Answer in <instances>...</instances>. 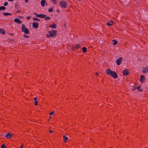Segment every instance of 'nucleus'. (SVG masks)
<instances>
[{"mask_svg": "<svg viewBox=\"0 0 148 148\" xmlns=\"http://www.w3.org/2000/svg\"><path fill=\"white\" fill-rule=\"evenodd\" d=\"M106 72L107 74L110 75L114 78H116L117 77V75L116 73L114 71H112L110 69H108Z\"/></svg>", "mask_w": 148, "mask_h": 148, "instance_id": "nucleus-1", "label": "nucleus"}, {"mask_svg": "<svg viewBox=\"0 0 148 148\" xmlns=\"http://www.w3.org/2000/svg\"><path fill=\"white\" fill-rule=\"evenodd\" d=\"M48 33L49 35H47V37H49L51 36H54L56 33V31L54 30H53L52 31H49Z\"/></svg>", "mask_w": 148, "mask_h": 148, "instance_id": "nucleus-2", "label": "nucleus"}, {"mask_svg": "<svg viewBox=\"0 0 148 148\" xmlns=\"http://www.w3.org/2000/svg\"><path fill=\"white\" fill-rule=\"evenodd\" d=\"M22 25V31L24 32L25 34H28L29 32L28 29L25 27V26L23 24Z\"/></svg>", "mask_w": 148, "mask_h": 148, "instance_id": "nucleus-3", "label": "nucleus"}, {"mask_svg": "<svg viewBox=\"0 0 148 148\" xmlns=\"http://www.w3.org/2000/svg\"><path fill=\"white\" fill-rule=\"evenodd\" d=\"M60 5L61 7L64 8H66L67 7L66 3L64 1H61L60 2Z\"/></svg>", "mask_w": 148, "mask_h": 148, "instance_id": "nucleus-4", "label": "nucleus"}, {"mask_svg": "<svg viewBox=\"0 0 148 148\" xmlns=\"http://www.w3.org/2000/svg\"><path fill=\"white\" fill-rule=\"evenodd\" d=\"M34 15H36V16L37 17H40L42 18H44L46 16V15L44 14H37L35 12L34 13Z\"/></svg>", "mask_w": 148, "mask_h": 148, "instance_id": "nucleus-5", "label": "nucleus"}, {"mask_svg": "<svg viewBox=\"0 0 148 148\" xmlns=\"http://www.w3.org/2000/svg\"><path fill=\"white\" fill-rule=\"evenodd\" d=\"M142 71L144 73H146L148 71V66L144 67L143 68Z\"/></svg>", "mask_w": 148, "mask_h": 148, "instance_id": "nucleus-6", "label": "nucleus"}, {"mask_svg": "<svg viewBox=\"0 0 148 148\" xmlns=\"http://www.w3.org/2000/svg\"><path fill=\"white\" fill-rule=\"evenodd\" d=\"M33 27L35 28H37L38 27V24L36 22H34L32 24Z\"/></svg>", "mask_w": 148, "mask_h": 148, "instance_id": "nucleus-7", "label": "nucleus"}, {"mask_svg": "<svg viewBox=\"0 0 148 148\" xmlns=\"http://www.w3.org/2000/svg\"><path fill=\"white\" fill-rule=\"evenodd\" d=\"M122 60V58L120 57L116 61V64L118 65L120 64L121 61Z\"/></svg>", "mask_w": 148, "mask_h": 148, "instance_id": "nucleus-8", "label": "nucleus"}, {"mask_svg": "<svg viewBox=\"0 0 148 148\" xmlns=\"http://www.w3.org/2000/svg\"><path fill=\"white\" fill-rule=\"evenodd\" d=\"M14 22L18 24H21L22 23V21L18 18L14 19Z\"/></svg>", "mask_w": 148, "mask_h": 148, "instance_id": "nucleus-9", "label": "nucleus"}, {"mask_svg": "<svg viewBox=\"0 0 148 148\" xmlns=\"http://www.w3.org/2000/svg\"><path fill=\"white\" fill-rule=\"evenodd\" d=\"M123 74L125 75H127L129 74L128 71L127 69H125L123 72Z\"/></svg>", "mask_w": 148, "mask_h": 148, "instance_id": "nucleus-10", "label": "nucleus"}, {"mask_svg": "<svg viewBox=\"0 0 148 148\" xmlns=\"http://www.w3.org/2000/svg\"><path fill=\"white\" fill-rule=\"evenodd\" d=\"M12 137V134L11 133H9L6 134L5 136V137L6 138H10Z\"/></svg>", "mask_w": 148, "mask_h": 148, "instance_id": "nucleus-11", "label": "nucleus"}, {"mask_svg": "<svg viewBox=\"0 0 148 148\" xmlns=\"http://www.w3.org/2000/svg\"><path fill=\"white\" fill-rule=\"evenodd\" d=\"M46 3V1L45 0H42L41 1V6L44 7L45 6V4Z\"/></svg>", "mask_w": 148, "mask_h": 148, "instance_id": "nucleus-12", "label": "nucleus"}, {"mask_svg": "<svg viewBox=\"0 0 148 148\" xmlns=\"http://www.w3.org/2000/svg\"><path fill=\"white\" fill-rule=\"evenodd\" d=\"M37 98L36 97H35L34 99V101L35 105L36 106H37L38 104V102L37 101Z\"/></svg>", "mask_w": 148, "mask_h": 148, "instance_id": "nucleus-13", "label": "nucleus"}, {"mask_svg": "<svg viewBox=\"0 0 148 148\" xmlns=\"http://www.w3.org/2000/svg\"><path fill=\"white\" fill-rule=\"evenodd\" d=\"M113 23V21L112 20H111L109 22H108L107 24L108 26H111L112 25V23Z\"/></svg>", "mask_w": 148, "mask_h": 148, "instance_id": "nucleus-14", "label": "nucleus"}, {"mask_svg": "<svg viewBox=\"0 0 148 148\" xmlns=\"http://www.w3.org/2000/svg\"><path fill=\"white\" fill-rule=\"evenodd\" d=\"M56 27V25L54 24H51V25L50 26V27H51L52 29H55Z\"/></svg>", "mask_w": 148, "mask_h": 148, "instance_id": "nucleus-15", "label": "nucleus"}, {"mask_svg": "<svg viewBox=\"0 0 148 148\" xmlns=\"http://www.w3.org/2000/svg\"><path fill=\"white\" fill-rule=\"evenodd\" d=\"M145 79V77L143 75H142L140 78V82L144 81Z\"/></svg>", "mask_w": 148, "mask_h": 148, "instance_id": "nucleus-16", "label": "nucleus"}, {"mask_svg": "<svg viewBox=\"0 0 148 148\" xmlns=\"http://www.w3.org/2000/svg\"><path fill=\"white\" fill-rule=\"evenodd\" d=\"M63 140L64 141V142L65 143L66 142V141L68 139V137L66 136H63Z\"/></svg>", "mask_w": 148, "mask_h": 148, "instance_id": "nucleus-17", "label": "nucleus"}, {"mask_svg": "<svg viewBox=\"0 0 148 148\" xmlns=\"http://www.w3.org/2000/svg\"><path fill=\"white\" fill-rule=\"evenodd\" d=\"M3 14L4 16H8L11 15V14L9 13L4 12L3 13Z\"/></svg>", "mask_w": 148, "mask_h": 148, "instance_id": "nucleus-18", "label": "nucleus"}, {"mask_svg": "<svg viewBox=\"0 0 148 148\" xmlns=\"http://www.w3.org/2000/svg\"><path fill=\"white\" fill-rule=\"evenodd\" d=\"M82 51L84 53H85L86 51L87 48L85 47H84L82 49Z\"/></svg>", "mask_w": 148, "mask_h": 148, "instance_id": "nucleus-19", "label": "nucleus"}, {"mask_svg": "<svg viewBox=\"0 0 148 148\" xmlns=\"http://www.w3.org/2000/svg\"><path fill=\"white\" fill-rule=\"evenodd\" d=\"M33 20L34 21H40V20L38 18L36 17H33Z\"/></svg>", "mask_w": 148, "mask_h": 148, "instance_id": "nucleus-20", "label": "nucleus"}, {"mask_svg": "<svg viewBox=\"0 0 148 148\" xmlns=\"http://www.w3.org/2000/svg\"><path fill=\"white\" fill-rule=\"evenodd\" d=\"M15 9L16 10H18V4L17 3H16L15 4Z\"/></svg>", "mask_w": 148, "mask_h": 148, "instance_id": "nucleus-21", "label": "nucleus"}, {"mask_svg": "<svg viewBox=\"0 0 148 148\" xmlns=\"http://www.w3.org/2000/svg\"><path fill=\"white\" fill-rule=\"evenodd\" d=\"M113 44L114 45H116L117 43V41H116L115 40H113Z\"/></svg>", "mask_w": 148, "mask_h": 148, "instance_id": "nucleus-22", "label": "nucleus"}, {"mask_svg": "<svg viewBox=\"0 0 148 148\" xmlns=\"http://www.w3.org/2000/svg\"><path fill=\"white\" fill-rule=\"evenodd\" d=\"M0 33L2 34H4L5 32L2 29H0Z\"/></svg>", "mask_w": 148, "mask_h": 148, "instance_id": "nucleus-23", "label": "nucleus"}, {"mask_svg": "<svg viewBox=\"0 0 148 148\" xmlns=\"http://www.w3.org/2000/svg\"><path fill=\"white\" fill-rule=\"evenodd\" d=\"M5 9V7L4 6H2L0 7V10H4Z\"/></svg>", "mask_w": 148, "mask_h": 148, "instance_id": "nucleus-24", "label": "nucleus"}, {"mask_svg": "<svg viewBox=\"0 0 148 148\" xmlns=\"http://www.w3.org/2000/svg\"><path fill=\"white\" fill-rule=\"evenodd\" d=\"M45 18V20H49L50 19V17L49 16H46Z\"/></svg>", "mask_w": 148, "mask_h": 148, "instance_id": "nucleus-25", "label": "nucleus"}, {"mask_svg": "<svg viewBox=\"0 0 148 148\" xmlns=\"http://www.w3.org/2000/svg\"><path fill=\"white\" fill-rule=\"evenodd\" d=\"M53 9L52 8H49L48 10V11L50 12H52L53 11Z\"/></svg>", "mask_w": 148, "mask_h": 148, "instance_id": "nucleus-26", "label": "nucleus"}, {"mask_svg": "<svg viewBox=\"0 0 148 148\" xmlns=\"http://www.w3.org/2000/svg\"><path fill=\"white\" fill-rule=\"evenodd\" d=\"M51 1L53 2V3L55 4L57 3L56 0H51Z\"/></svg>", "mask_w": 148, "mask_h": 148, "instance_id": "nucleus-27", "label": "nucleus"}, {"mask_svg": "<svg viewBox=\"0 0 148 148\" xmlns=\"http://www.w3.org/2000/svg\"><path fill=\"white\" fill-rule=\"evenodd\" d=\"M1 148H5V146L4 144H3L1 145Z\"/></svg>", "mask_w": 148, "mask_h": 148, "instance_id": "nucleus-28", "label": "nucleus"}, {"mask_svg": "<svg viewBox=\"0 0 148 148\" xmlns=\"http://www.w3.org/2000/svg\"><path fill=\"white\" fill-rule=\"evenodd\" d=\"M54 113V111H53L52 112H51L50 113H49V115H52Z\"/></svg>", "mask_w": 148, "mask_h": 148, "instance_id": "nucleus-29", "label": "nucleus"}, {"mask_svg": "<svg viewBox=\"0 0 148 148\" xmlns=\"http://www.w3.org/2000/svg\"><path fill=\"white\" fill-rule=\"evenodd\" d=\"M8 5V3L7 2H5L4 4V6H6Z\"/></svg>", "mask_w": 148, "mask_h": 148, "instance_id": "nucleus-30", "label": "nucleus"}, {"mask_svg": "<svg viewBox=\"0 0 148 148\" xmlns=\"http://www.w3.org/2000/svg\"><path fill=\"white\" fill-rule=\"evenodd\" d=\"M79 46H80V45H79V44H77V46H76V48H79Z\"/></svg>", "mask_w": 148, "mask_h": 148, "instance_id": "nucleus-31", "label": "nucleus"}, {"mask_svg": "<svg viewBox=\"0 0 148 148\" xmlns=\"http://www.w3.org/2000/svg\"><path fill=\"white\" fill-rule=\"evenodd\" d=\"M30 16H28L27 17V18H26V19H29L30 18Z\"/></svg>", "mask_w": 148, "mask_h": 148, "instance_id": "nucleus-32", "label": "nucleus"}, {"mask_svg": "<svg viewBox=\"0 0 148 148\" xmlns=\"http://www.w3.org/2000/svg\"><path fill=\"white\" fill-rule=\"evenodd\" d=\"M25 1L26 3H27L29 2V0H25Z\"/></svg>", "mask_w": 148, "mask_h": 148, "instance_id": "nucleus-33", "label": "nucleus"}, {"mask_svg": "<svg viewBox=\"0 0 148 148\" xmlns=\"http://www.w3.org/2000/svg\"><path fill=\"white\" fill-rule=\"evenodd\" d=\"M49 132L50 133H52L53 132L52 130H49Z\"/></svg>", "mask_w": 148, "mask_h": 148, "instance_id": "nucleus-34", "label": "nucleus"}, {"mask_svg": "<svg viewBox=\"0 0 148 148\" xmlns=\"http://www.w3.org/2000/svg\"><path fill=\"white\" fill-rule=\"evenodd\" d=\"M24 37H27V38H29V36H27V35H24Z\"/></svg>", "mask_w": 148, "mask_h": 148, "instance_id": "nucleus-35", "label": "nucleus"}, {"mask_svg": "<svg viewBox=\"0 0 148 148\" xmlns=\"http://www.w3.org/2000/svg\"><path fill=\"white\" fill-rule=\"evenodd\" d=\"M23 144H22V145L21 146L20 148H23Z\"/></svg>", "mask_w": 148, "mask_h": 148, "instance_id": "nucleus-36", "label": "nucleus"}, {"mask_svg": "<svg viewBox=\"0 0 148 148\" xmlns=\"http://www.w3.org/2000/svg\"><path fill=\"white\" fill-rule=\"evenodd\" d=\"M16 12H17V13H20V11L19 10V11H16Z\"/></svg>", "mask_w": 148, "mask_h": 148, "instance_id": "nucleus-37", "label": "nucleus"}, {"mask_svg": "<svg viewBox=\"0 0 148 148\" xmlns=\"http://www.w3.org/2000/svg\"><path fill=\"white\" fill-rule=\"evenodd\" d=\"M140 88V86H139L137 87V89H139Z\"/></svg>", "mask_w": 148, "mask_h": 148, "instance_id": "nucleus-38", "label": "nucleus"}, {"mask_svg": "<svg viewBox=\"0 0 148 148\" xmlns=\"http://www.w3.org/2000/svg\"><path fill=\"white\" fill-rule=\"evenodd\" d=\"M96 75L97 76L98 75V73H96Z\"/></svg>", "mask_w": 148, "mask_h": 148, "instance_id": "nucleus-39", "label": "nucleus"}, {"mask_svg": "<svg viewBox=\"0 0 148 148\" xmlns=\"http://www.w3.org/2000/svg\"><path fill=\"white\" fill-rule=\"evenodd\" d=\"M9 1H13L14 0H8Z\"/></svg>", "mask_w": 148, "mask_h": 148, "instance_id": "nucleus-40", "label": "nucleus"}, {"mask_svg": "<svg viewBox=\"0 0 148 148\" xmlns=\"http://www.w3.org/2000/svg\"><path fill=\"white\" fill-rule=\"evenodd\" d=\"M10 34L12 36H13L14 35V34Z\"/></svg>", "mask_w": 148, "mask_h": 148, "instance_id": "nucleus-41", "label": "nucleus"}, {"mask_svg": "<svg viewBox=\"0 0 148 148\" xmlns=\"http://www.w3.org/2000/svg\"><path fill=\"white\" fill-rule=\"evenodd\" d=\"M57 12H59V10H57Z\"/></svg>", "mask_w": 148, "mask_h": 148, "instance_id": "nucleus-42", "label": "nucleus"}, {"mask_svg": "<svg viewBox=\"0 0 148 148\" xmlns=\"http://www.w3.org/2000/svg\"><path fill=\"white\" fill-rule=\"evenodd\" d=\"M139 91H142V90H139Z\"/></svg>", "mask_w": 148, "mask_h": 148, "instance_id": "nucleus-43", "label": "nucleus"}, {"mask_svg": "<svg viewBox=\"0 0 148 148\" xmlns=\"http://www.w3.org/2000/svg\"><path fill=\"white\" fill-rule=\"evenodd\" d=\"M46 5H47V3H46Z\"/></svg>", "mask_w": 148, "mask_h": 148, "instance_id": "nucleus-44", "label": "nucleus"}]
</instances>
